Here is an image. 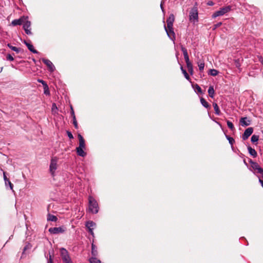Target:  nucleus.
Masks as SVG:
<instances>
[{"mask_svg": "<svg viewBox=\"0 0 263 263\" xmlns=\"http://www.w3.org/2000/svg\"><path fill=\"white\" fill-rule=\"evenodd\" d=\"M78 137L79 141V146L76 148L77 153L78 155L80 156L84 157L86 155V153L83 150L85 148V140L80 134H78Z\"/></svg>", "mask_w": 263, "mask_h": 263, "instance_id": "nucleus-1", "label": "nucleus"}, {"mask_svg": "<svg viewBox=\"0 0 263 263\" xmlns=\"http://www.w3.org/2000/svg\"><path fill=\"white\" fill-rule=\"evenodd\" d=\"M198 4L196 2L189 13V20L191 22L195 23L198 21Z\"/></svg>", "mask_w": 263, "mask_h": 263, "instance_id": "nucleus-2", "label": "nucleus"}, {"mask_svg": "<svg viewBox=\"0 0 263 263\" xmlns=\"http://www.w3.org/2000/svg\"><path fill=\"white\" fill-rule=\"evenodd\" d=\"M89 210L92 213L98 212V204L96 200L90 196L89 197Z\"/></svg>", "mask_w": 263, "mask_h": 263, "instance_id": "nucleus-3", "label": "nucleus"}, {"mask_svg": "<svg viewBox=\"0 0 263 263\" xmlns=\"http://www.w3.org/2000/svg\"><path fill=\"white\" fill-rule=\"evenodd\" d=\"M231 10V6H227L225 7H223L222 8H220V9L218 11H217L215 12L212 14V18H214L216 17L222 16L224 15V14L230 12Z\"/></svg>", "mask_w": 263, "mask_h": 263, "instance_id": "nucleus-4", "label": "nucleus"}, {"mask_svg": "<svg viewBox=\"0 0 263 263\" xmlns=\"http://www.w3.org/2000/svg\"><path fill=\"white\" fill-rule=\"evenodd\" d=\"M61 255L64 263H72L68 251L64 248L60 249Z\"/></svg>", "mask_w": 263, "mask_h": 263, "instance_id": "nucleus-5", "label": "nucleus"}, {"mask_svg": "<svg viewBox=\"0 0 263 263\" xmlns=\"http://www.w3.org/2000/svg\"><path fill=\"white\" fill-rule=\"evenodd\" d=\"M66 230L64 227H53L50 228L49 229V232L52 234H58L64 233Z\"/></svg>", "mask_w": 263, "mask_h": 263, "instance_id": "nucleus-6", "label": "nucleus"}, {"mask_svg": "<svg viewBox=\"0 0 263 263\" xmlns=\"http://www.w3.org/2000/svg\"><path fill=\"white\" fill-rule=\"evenodd\" d=\"M57 161L58 158L57 157H53L51 159L50 164V171L52 175L57 168Z\"/></svg>", "mask_w": 263, "mask_h": 263, "instance_id": "nucleus-7", "label": "nucleus"}, {"mask_svg": "<svg viewBox=\"0 0 263 263\" xmlns=\"http://www.w3.org/2000/svg\"><path fill=\"white\" fill-rule=\"evenodd\" d=\"M96 223L92 221H87L86 223V227L88 229V232L92 236H93V235H94V233L93 232V229L94 227H96Z\"/></svg>", "mask_w": 263, "mask_h": 263, "instance_id": "nucleus-8", "label": "nucleus"}, {"mask_svg": "<svg viewBox=\"0 0 263 263\" xmlns=\"http://www.w3.org/2000/svg\"><path fill=\"white\" fill-rule=\"evenodd\" d=\"M42 61L46 65L48 69L50 71H53L54 70L55 67H54L53 64H52V63L49 60L46 59H42Z\"/></svg>", "mask_w": 263, "mask_h": 263, "instance_id": "nucleus-9", "label": "nucleus"}, {"mask_svg": "<svg viewBox=\"0 0 263 263\" xmlns=\"http://www.w3.org/2000/svg\"><path fill=\"white\" fill-rule=\"evenodd\" d=\"M253 132V128L252 127H249L246 129L242 136L243 140H247L251 135Z\"/></svg>", "mask_w": 263, "mask_h": 263, "instance_id": "nucleus-10", "label": "nucleus"}, {"mask_svg": "<svg viewBox=\"0 0 263 263\" xmlns=\"http://www.w3.org/2000/svg\"><path fill=\"white\" fill-rule=\"evenodd\" d=\"M25 21V18L24 17H21L19 19L14 20L12 21L11 24L14 26L21 25L23 24Z\"/></svg>", "mask_w": 263, "mask_h": 263, "instance_id": "nucleus-11", "label": "nucleus"}, {"mask_svg": "<svg viewBox=\"0 0 263 263\" xmlns=\"http://www.w3.org/2000/svg\"><path fill=\"white\" fill-rule=\"evenodd\" d=\"M240 122L242 126H247L250 124L251 121L248 120L247 117H243L240 119Z\"/></svg>", "mask_w": 263, "mask_h": 263, "instance_id": "nucleus-12", "label": "nucleus"}, {"mask_svg": "<svg viewBox=\"0 0 263 263\" xmlns=\"http://www.w3.org/2000/svg\"><path fill=\"white\" fill-rule=\"evenodd\" d=\"M24 44L27 46L28 49L31 51L32 52L34 53H37V51L36 50H35L34 47H33V46L30 44V43H28L27 41H24Z\"/></svg>", "mask_w": 263, "mask_h": 263, "instance_id": "nucleus-13", "label": "nucleus"}, {"mask_svg": "<svg viewBox=\"0 0 263 263\" xmlns=\"http://www.w3.org/2000/svg\"><path fill=\"white\" fill-rule=\"evenodd\" d=\"M3 175H4V179L5 181L6 185H7V184L8 183L10 186V189L13 190V184L10 182L9 179L8 178H7V177L6 175V172H4L3 173Z\"/></svg>", "mask_w": 263, "mask_h": 263, "instance_id": "nucleus-14", "label": "nucleus"}, {"mask_svg": "<svg viewBox=\"0 0 263 263\" xmlns=\"http://www.w3.org/2000/svg\"><path fill=\"white\" fill-rule=\"evenodd\" d=\"M165 31L167 34V35L170 37H172L173 36V37H175V34L173 28L172 29H167L166 27H165Z\"/></svg>", "mask_w": 263, "mask_h": 263, "instance_id": "nucleus-15", "label": "nucleus"}, {"mask_svg": "<svg viewBox=\"0 0 263 263\" xmlns=\"http://www.w3.org/2000/svg\"><path fill=\"white\" fill-rule=\"evenodd\" d=\"M248 149L249 154L251 156H252L254 158H255L257 156V152L254 148H252L251 146H248Z\"/></svg>", "mask_w": 263, "mask_h": 263, "instance_id": "nucleus-16", "label": "nucleus"}, {"mask_svg": "<svg viewBox=\"0 0 263 263\" xmlns=\"http://www.w3.org/2000/svg\"><path fill=\"white\" fill-rule=\"evenodd\" d=\"M8 47H9L11 50H12L13 51H15L16 53H19L20 52H21L22 49L21 48H17L16 47H14V46H12L11 44H8L7 45Z\"/></svg>", "mask_w": 263, "mask_h": 263, "instance_id": "nucleus-17", "label": "nucleus"}, {"mask_svg": "<svg viewBox=\"0 0 263 263\" xmlns=\"http://www.w3.org/2000/svg\"><path fill=\"white\" fill-rule=\"evenodd\" d=\"M23 28L24 29H30V26H31V22L28 20H26V18H25V21H24V22L23 23Z\"/></svg>", "mask_w": 263, "mask_h": 263, "instance_id": "nucleus-18", "label": "nucleus"}, {"mask_svg": "<svg viewBox=\"0 0 263 263\" xmlns=\"http://www.w3.org/2000/svg\"><path fill=\"white\" fill-rule=\"evenodd\" d=\"M58 220L57 217L53 215H51L50 214H48L47 215V220L48 221H57Z\"/></svg>", "mask_w": 263, "mask_h": 263, "instance_id": "nucleus-19", "label": "nucleus"}, {"mask_svg": "<svg viewBox=\"0 0 263 263\" xmlns=\"http://www.w3.org/2000/svg\"><path fill=\"white\" fill-rule=\"evenodd\" d=\"M91 253L93 256H96L98 255L97 247L93 243L91 245Z\"/></svg>", "mask_w": 263, "mask_h": 263, "instance_id": "nucleus-20", "label": "nucleus"}, {"mask_svg": "<svg viewBox=\"0 0 263 263\" xmlns=\"http://www.w3.org/2000/svg\"><path fill=\"white\" fill-rule=\"evenodd\" d=\"M215 91L212 86L209 87L208 89V93L211 98H213L214 95Z\"/></svg>", "mask_w": 263, "mask_h": 263, "instance_id": "nucleus-21", "label": "nucleus"}, {"mask_svg": "<svg viewBox=\"0 0 263 263\" xmlns=\"http://www.w3.org/2000/svg\"><path fill=\"white\" fill-rule=\"evenodd\" d=\"M213 105V107H214V109L215 110V114H216L217 115H219L220 114V110L219 108V107H218L217 104L216 103H214Z\"/></svg>", "mask_w": 263, "mask_h": 263, "instance_id": "nucleus-22", "label": "nucleus"}, {"mask_svg": "<svg viewBox=\"0 0 263 263\" xmlns=\"http://www.w3.org/2000/svg\"><path fill=\"white\" fill-rule=\"evenodd\" d=\"M200 102L201 104L206 108H209L210 106L209 103L206 102V101L203 98H201L200 99Z\"/></svg>", "mask_w": 263, "mask_h": 263, "instance_id": "nucleus-23", "label": "nucleus"}, {"mask_svg": "<svg viewBox=\"0 0 263 263\" xmlns=\"http://www.w3.org/2000/svg\"><path fill=\"white\" fill-rule=\"evenodd\" d=\"M252 167L254 169V170H257V172L258 173H260V169H262V168H261L259 165L256 162H253L252 163Z\"/></svg>", "mask_w": 263, "mask_h": 263, "instance_id": "nucleus-24", "label": "nucleus"}, {"mask_svg": "<svg viewBox=\"0 0 263 263\" xmlns=\"http://www.w3.org/2000/svg\"><path fill=\"white\" fill-rule=\"evenodd\" d=\"M175 21V16L173 14H171L166 20V23H174Z\"/></svg>", "mask_w": 263, "mask_h": 263, "instance_id": "nucleus-25", "label": "nucleus"}, {"mask_svg": "<svg viewBox=\"0 0 263 263\" xmlns=\"http://www.w3.org/2000/svg\"><path fill=\"white\" fill-rule=\"evenodd\" d=\"M198 66L199 67V70L202 71L204 67V63L203 61H199L198 62Z\"/></svg>", "mask_w": 263, "mask_h": 263, "instance_id": "nucleus-26", "label": "nucleus"}, {"mask_svg": "<svg viewBox=\"0 0 263 263\" xmlns=\"http://www.w3.org/2000/svg\"><path fill=\"white\" fill-rule=\"evenodd\" d=\"M90 263H102L101 261L96 257H91L89 259Z\"/></svg>", "mask_w": 263, "mask_h": 263, "instance_id": "nucleus-27", "label": "nucleus"}, {"mask_svg": "<svg viewBox=\"0 0 263 263\" xmlns=\"http://www.w3.org/2000/svg\"><path fill=\"white\" fill-rule=\"evenodd\" d=\"M209 71V74L212 76H216L218 74V71L214 69H211Z\"/></svg>", "mask_w": 263, "mask_h": 263, "instance_id": "nucleus-28", "label": "nucleus"}, {"mask_svg": "<svg viewBox=\"0 0 263 263\" xmlns=\"http://www.w3.org/2000/svg\"><path fill=\"white\" fill-rule=\"evenodd\" d=\"M259 139V136L253 135L251 137V142L253 143H255L257 142Z\"/></svg>", "mask_w": 263, "mask_h": 263, "instance_id": "nucleus-29", "label": "nucleus"}, {"mask_svg": "<svg viewBox=\"0 0 263 263\" xmlns=\"http://www.w3.org/2000/svg\"><path fill=\"white\" fill-rule=\"evenodd\" d=\"M181 69L182 70V71L185 77V78L187 80H190V76L188 74V73H187L186 71L184 69H183V67H181Z\"/></svg>", "mask_w": 263, "mask_h": 263, "instance_id": "nucleus-30", "label": "nucleus"}, {"mask_svg": "<svg viewBox=\"0 0 263 263\" xmlns=\"http://www.w3.org/2000/svg\"><path fill=\"white\" fill-rule=\"evenodd\" d=\"M227 124L228 126V127L231 129V130H233L234 129V127L233 125V124L232 122L230 121L229 120H228L227 121Z\"/></svg>", "mask_w": 263, "mask_h": 263, "instance_id": "nucleus-31", "label": "nucleus"}, {"mask_svg": "<svg viewBox=\"0 0 263 263\" xmlns=\"http://www.w3.org/2000/svg\"><path fill=\"white\" fill-rule=\"evenodd\" d=\"M72 123L76 129L79 128L78 124L76 120V117H72Z\"/></svg>", "mask_w": 263, "mask_h": 263, "instance_id": "nucleus-32", "label": "nucleus"}, {"mask_svg": "<svg viewBox=\"0 0 263 263\" xmlns=\"http://www.w3.org/2000/svg\"><path fill=\"white\" fill-rule=\"evenodd\" d=\"M43 87L44 89V93L46 95H49L50 94V92L47 84L44 86Z\"/></svg>", "mask_w": 263, "mask_h": 263, "instance_id": "nucleus-33", "label": "nucleus"}, {"mask_svg": "<svg viewBox=\"0 0 263 263\" xmlns=\"http://www.w3.org/2000/svg\"><path fill=\"white\" fill-rule=\"evenodd\" d=\"M184 58L185 61L186 62V66H187V65L190 66V65L192 64V63L190 61V59H189V55L184 57Z\"/></svg>", "mask_w": 263, "mask_h": 263, "instance_id": "nucleus-34", "label": "nucleus"}, {"mask_svg": "<svg viewBox=\"0 0 263 263\" xmlns=\"http://www.w3.org/2000/svg\"><path fill=\"white\" fill-rule=\"evenodd\" d=\"M234 64L237 68H239L241 66L239 59L235 60L234 61Z\"/></svg>", "mask_w": 263, "mask_h": 263, "instance_id": "nucleus-35", "label": "nucleus"}, {"mask_svg": "<svg viewBox=\"0 0 263 263\" xmlns=\"http://www.w3.org/2000/svg\"><path fill=\"white\" fill-rule=\"evenodd\" d=\"M181 51L183 52V54L184 57L189 55L188 53H187V49L185 48H184L183 47H181Z\"/></svg>", "mask_w": 263, "mask_h": 263, "instance_id": "nucleus-36", "label": "nucleus"}, {"mask_svg": "<svg viewBox=\"0 0 263 263\" xmlns=\"http://www.w3.org/2000/svg\"><path fill=\"white\" fill-rule=\"evenodd\" d=\"M227 137L228 140H229V143L231 145H232L233 144V143L235 142L234 139L233 138L229 137V136H227Z\"/></svg>", "mask_w": 263, "mask_h": 263, "instance_id": "nucleus-37", "label": "nucleus"}, {"mask_svg": "<svg viewBox=\"0 0 263 263\" xmlns=\"http://www.w3.org/2000/svg\"><path fill=\"white\" fill-rule=\"evenodd\" d=\"M6 59H7V60H9V61H13L14 60L13 57L10 54H7Z\"/></svg>", "mask_w": 263, "mask_h": 263, "instance_id": "nucleus-38", "label": "nucleus"}, {"mask_svg": "<svg viewBox=\"0 0 263 263\" xmlns=\"http://www.w3.org/2000/svg\"><path fill=\"white\" fill-rule=\"evenodd\" d=\"M186 66L187 67V69H188V70H189V72H190L192 74L193 73V68L192 64L190 65V66H189V65H187Z\"/></svg>", "mask_w": 263, "mask_h": 263, "instance_id": "nucleus-39", "label": "nucleus"}, {"mask_svg": "<svg viewBox=\"0 0 263 263\" xmlns=\"http://www.w3.org/2000/svg\"><path fill=\"white\" fill-rule=\"evenodd\" d=\"M196 89L198 91L199 93H202V90L201 87L197 84H196L195 86Z\"/></svg>", "mask_w": 263, "mask_h": 263, "instance_id": "nucleus-40", "label": "nucleus"}, {"mask_svg": "<svg viewBox=\"0 0 263 263\" xmlns=\"http://www.w3.org/2000/svg\"><path fill=\"white\" fill-rule=\"evenodd\" d=\"M49 258L48 260L47 263H53V259L52 258L51 255L50 254V253L49 252Z\"/></svg>", "mask_w": 263, "mask_h": 263, "instance_id": "nucleus-41", "label": "nucleus"}, {"mask_svg": "<svg viewBox=\"0 0 263 263\" xmlns=\"http://www.w3.org/2000/svg\"><path fill=\"white\" fill-rule=\"evenodd\" d=\"M167 23V29H172L173 28V23Z\"/></svg>", "mask_w": 263, "mask_h": 263, "instance_id": "nucleus-42", "label": "nucleus"}, {"mask_svg": "<svg viewBox=\"0 0 263 263\" xmlns=\"http://www.w3.org/2000/svg\"><path fill=\"white\" fill-rule=\"evenodd\" d=\"M67 136L68 137L70 138V139H73V136L72 135V134H71V133L69 131H67Z\"/></svg>", "mask_w": 263, "mask_h": 263, "instance_id": "nucleus-43", "label": "nucleus"}, {"mask_svg": "<svg viewBox=\"0 0 263 263\" xmlns=\"http://www.w3.org/2000/svg\"><path fill=\"white\" fill-rule=\"evenodd\" d=\"M221 25H222V23L221 22H219V23H217L216 24H215L214 25L213 29L214 30V29H216L217 28L220 27Z\"/></svg>", "mask_w": 263, "mask_h": 263, "instance_id": "nucleus-44", "label": "nucleus"}, {"mask_svg": "<svg viewBox=\"0 0 263 263\" xmlns=\"http://www.w3.org/2000/svg\"><path fill=\"white\" fill-rule=\"evenodd\" d=\"M71 111H70V113H71V117L72 118V117H75L76 116H75V114H74V110H73V107H72V106H71Z\"/></svg>", "mask_w": 263, "mask_h": 263, "instance_id": "nucleus-45", "label": "nucleus"}, {"mask_svg": "<svg viewBox=\"0 0 263 263\" xmlns=\"http://www.w3.org/2000/svg\"><path fill=\"white\" fill-rule=\"evenodd\" d=\"M25 30V31L26 32V34H28V35H30L32 34L31 32V29H24Z\"/></svg>", "mask_w": 263, "mask_h": 263, "instance_id": "nucleus-46", "label": "nucleus"}, {"mask_svg": "<svg viewBox=\"0 0 263 263\" xmlns=\"http://www.w3.org/2000/svg\"><path fill=\"white\" fill-rule=\"evenodd\" d=\"M38 82L42 83L43 84V86L47 85V83L43 80L39 79V80H38Z\"/></svg>", "mask_w": 263, "mask_h": 263, "instance_id": "nucleus-47", "label": "nucleus"}, {"mask_svg": "<svg viewBox=\"0 0 263 263\" xmlns=\"http://www.w3.org/2000/svg\"><path fill=\"white\" fill-rule=\"evenodd\" d=\"M57 109V107L56 106V104L55 103H53L52 105V110L53 111L54 109Z\"/></svg>", "mask_w": 263, "mask_h": 263, "instance_id": "nucleus-48", "label": "nucleus"}, {"mask_svg": "<svg viewBox=\"0 0 263 263\" xmlns=\"http://www.w3.org/2000/svg\"><path fill=\"white\" fill-rule=\"evenodd\" d=\"M209 6H213L214 3L212 1H209L207 3Z\"/></svg>", "mask_w": 263, "mask_h": 263, "instance_id": "nucleus-49", "label": "nucleus"}, {"mask_svg": "<svg viewBox=\"0 0 263 263\" xmlns=\"http://www.w3.org/2000/svg\"><path fill=\"white\" fill-rule=\"evenodd\" d=\"M29 248V247L28 246H26V247H24V250H23V253H24V252L27 249Z\"/></svg>", "mask_w": 263, "mask_h": 263, "instance_id": "nucleus-50", "label": "nucleus"}, {"mask_svg": "<svg viewBox=\"0 0 263 263\" xmlns=\"http://www.w3.org/2000/svg\"><path fill=\"white\" fill-rule=\"evenodd\" d=\"M259 182L261 183V186H262L263 187V180H261V179H259Z\"/></svg>", "mask_w": 263, "mask_h": 263, "instance_id": "nucleus-51", "label": "nucleus"}, {"mask_svg": "<svg viewBox=\"0 0 263 263\" xmlns=\"http://www.w3.org/2000/svg\"><path fill=\"white\" fill-rule=\"evenodd\" d=\"M260 174H263V169H260Z\"/></svg>", "mask_w": 263, "mask_h": 263, "instance_id": "nucleus-52", "label": "nucleus"}]
</instances>
